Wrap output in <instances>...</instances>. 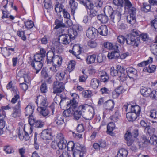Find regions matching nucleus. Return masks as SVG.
Returning <instances> with one entry per match:
<instances>
[{"instance_id":"10","label":"nucleus","mask_w":157,"mask_h":157,"mask_svg":"<svg viewBox=\"0 0 157 157\" xmlns=\"http://www.w3.org/2000/svg\"><path fill=\"white\" fill-rule=\"evenodd\" d=\"M18 75L21 79L24 78V81L26 83H29L31 81V78L28 69L21 70L18 72Z\"/></svg>"},{"instance_id":"1","label":"nucleus","mask_w":157,"mask_h":157,"mask_svg":"<svg viewBox=\"0 0 157 157\" xmlns=\"http://www.w3.org/2000/svg\"><path fill=\"white\" fill-rule=\"evenodd\" d=\"M54 50V51H49L47 52V64H52L57 67H60L62 63V58L60 56L55 55V52H58L55 49Z\"/></svg>"},{"instance_id":"63","label":"nucleus","mask_w":157,"mask_h":157,"mask_svg":"<svg viewBox=\"0 0 157 157\" xmlns=\"http://www.w3.org/2000/svg\"><path fill=\"white\" fill-rule=\"evenodd\" d=\"M25 24L26 27L28 29H31L34 25L33 22L31 20L25 22Z\"/></svg>"},{"instance_id":"50","label":"nucleus","mask_w":157,"mask_h":157,"mask_svg":"<svg viewBox=\"0 0 157 157\" xmlns=\"http://www.w3.org/2000/svg\"><path fill=\"white\" fill-rule=\"evenodd\" d=\"M143 7H141V10L145 12H147L150 11L151 9V5L148 4L147 2H144L143 4Z\"/></svg>"},{"instance_id":"4","label":"nucleus","mask_w":157,"mask_h":157,"mask_svg":"<svg viewBox=\"0 0 157 157\" xmlns=\"http://www.w3.org/2000/svg\"><path fill=\"white\" fill-rule=\"evenodd\" d=\"M58 99L60 101L59 105L60 106H64L66 105L67 107L72 106L73 105L74 101H75L76 103H77L75 99L73 98L71 100H70L67 98H63L61 96H56L54 98V101H56V100Z\"/></svg>"},{"instance_id":"56","label":"nucleus","mask_w":157,"mask_h":157,"mask_svg":"<svg viewBox=\"0 0 157 157\" xmlns=\"http://www.w3.org/2000/svg\"><path fill=\"white\" fill-rule=\"evenodd\" d=\"M151 47L152 52L156 56V57L157 58V44H152Z\"/></svg>"},{"instance_id":"58","label":"nucleus","mask_w":157,"mask_h":157,"mask_svg":"<svg viewBox=\"0 0 157 157\" xmlns=\"http://www.w3.org/2000/svg\"><path fill=\"white\" fill-rule=\"evenodd\" d=\"M4 51L5 54L6 56H9L11 54V53L10 51H11L12 52H14V48L6 47L5 48V50Z\"/></svg>"},{"instance_id":"39","label":"nucleus","mask_w":157,"mask_h":157,"mask_svg":"<svg viewBox=\"0 0 157 157\" xmlns=\"http://www.w3.org/2000/svg\"><path fill=\"white\" fill-rule=\"evenodd\" d=\"M115 127V124L113 122H110L108 124L107 127V132L109 134L112 135L113 134L112 131L114 129Z\"/></svg>"},{"instance_id":"41","label":"nucleus","mask_w":157,"mask_h":157,"mask_svg":"<svg viewBox=\"0 0 157 157\" xmlns=\"http://www.w3.org/2000/svg\"><path fill=\"white\" fill-rule=\"evenodd\" d=\"M3 150L7 154H10L13 153L14 150L13 148L10 145H6L4 147Z\"/></svg>"},{"instance_id":"25","label":"nucleus","mask_w":157,"mask_h":157,"mask_svg":"<svg viewBox=\"0 0 157 157\" xmlns=\"http://www.w3.org/2000/svg\"><path fill=\"white\" fill-rule=\"evenodd\" d=\"M98 32L102 36H105L108 33L107 27L105 25H101L98 29Z\"/></svg>"},{"instance_id":"6","label":"nucleus","mask_w":157,"mask_h":157,"mask_svg":"<svg viewBox=\"0 0 157 157\" xmlns=\"http://www.w3.org/2000/svg\"><path fill=\"white\" fill-rule=\"evenodd\" d=\"M86 151V148L84 147L79 143H76L73 152V157H81L84 156Z\"/></svg>"},{"instance_id":"27","label":"nucleus","mask_w":157,"mask_h":157,"mask_svg":"<svg viewBox=\"0 0 157 157\" xmlns=\"http://www.w3.org/2000/svg\"><path fill=\"white\" fill-rule=\"evenodd\" d=\"M138 116L135 113L129 112L126 114V117L129 121L132 122L134 121L137 118Z\"/></svg>"},{"instance_id":"29","label":"nucleus","mask_w":157,"mask_h":157,"mask_svg":"<svg viewBox=\"0 0 157 157\" xmlns=\"http://www.w3.org/2000/svg\"><path fill=\"white\" fill-rule=\"evenodd\" d=\"M67 141L64 139V138H62L60 139V141L58 143V147L59 149L62 150L65 149L66 147Z\"/></svg>"},{"instance_id":"12","label":"nucleus","mask_w":157,"mask_h":157,"mask_svg":"<svg viewBox=\"0 0 157 157\" xmlns=\"http://www.w3.org/2000/svg\"><path fill=\"white\" fill-rule=\"evenodd\" d=\"M64 89V85L63 82L58 81L54 82L53 89L54 93H60Z\"/></svg>"},{"instance_id":"61","label":"nucleus","mask_w":157,"mask_h":157,"mask_svg":"<svg viewBox=\"0 0 157 157\" xmlns=\"http://www.w3.org/2000/svg\"><path fill=\"white\" fill-rule=\"evenodd\" d=\"M150 116L153 118L157 119V110L155 109L151 110Z\"/></svg>"},{"instance_id":"64","label":"nucleus","mask_w":157,"mask_h":157,"mask_svg":"<svg viewBox=\"0 0 157 157\" xmlns=\"http://www.w3.org/2000/svg\"><path fill=\"white\" fill-rule=\"evenodd\" d=\"M89 11L90 13L89 15L91 17H93L98 15L97 11L94 9L93 8L90 9Z\"/></svg>"},{"instance_id":"3","label":"nucleus","mask_w":157,"mask_h":157,"mask_svg":"<svg viewBox=\"0 0 157 157\" xmlns=\"http://www.w3.org/2000/svg\"><path fill=\"white\" fill-rule=\"evenodd\" d=\"M79 109H82L83 112H85V110L87 111L83 116L86 119L90 120L93 118L94 115V110L90 106L87 104H85L79 106Z\"/></svg>"},{"instance_id":"55","label":"nucleus","mask_w":157,"mask_h":157,"mask_svg":"<svg viewBox=\"0 0 157 157\" xmlns=\"http://www.w3.org/2000/svg\"><path fill=\"white\" fill-rule=\"evenodd\" d=\"M113 3L116 6L122 7H123L124 1L123 0H113Z\"/></svg>"},{"instance_id":"49","label":"nucleus","mask_w":157,"mask_h":157,"mask_svg":"<svg viewBox=\"0 0 157 157\" xmlns=\"http://www.w3.org/2000/svg\"><path fill=\"white\" fill-rule=\"evenodd\" d=\"M64 6L62 4H56L55 6V10L56 13H60L63 11Z\"/></svg>"},{"instance_id":"28","label":"nucleus","mask_w":157,"mask_h":157,"mask_svg":"<svg viewBox=\"0 0 157 157\" xmlns=\"http://www.w3.org/2000/svg\"><path fill=\"white\" fill-rule=\"evenodd\" d=\"M11 102L13 104H14L16 102H17V105L15 107L17 108H20L21 102L20 100V96L19 94L15 95L12 98Z\"/></svg>"},{"instance_id":"17","label":"nucleus","mask_w":157,"mask_h":157,"mask_svg":"<svg viewBox=\"0 0 157 157\" xmlns=\"http://www.w3.org/2000/svg\"><path fill=\"white\" fill-rule=\"evenodd\" d=\"M125 90L122 86H120L112 92V96L114 98H117L120 94L124 92Z\"/></svg>"},{"instance_id":"14","label":"nucleus","mask_w":157,"mask_h":157,"mask_svg":"<svg viewBox=\"0 0 157 157\" xmlns=\"http://www.w3.org/2000/svg\"><path fill=\"white\" fill-rule=\"evenodd\" d=\"M46 98L42 96L39 95L37 97L36 103L38 105V108H42L47 106Z\"/></svg>"},{"instance_id":"35","label":"nucleus","mask_w":157,"mask_h":157,"mask_svg":"<svg viewBox=\"0 0 157 157\" xmlns=\"http://www.w3.org/2000/svg\"><path fill=\"white\" fill-rule=\"evenodd\" d=\"M82 112H83V111L82 110V109H81V110L78 111L76 110L75 109V110L74 111L73 113L74 118L78 120L80 118L81 116H83L84 114L82 113Z\"/></svg>"},{"instance_id":"36","label":"nucleus","mask_w":157,"mask_h":157,"mask_svg":"<svg viewBox=\"0 0 157 157\" xmlns=\"http://www.w3.org/2000/svg\"><path fill=\"white\" fill-rule=\"evenodd\" d=\"M144 131L146 132L147 135L151 136L154 135V134L155 131V129L152 127H151L150 126L148 125L147 128H145Z\"/></svg>"},{"instance_id":"32","label":"nucleus","mask_w":157,"mask_h":157,"mask_svg":"<svg viewBox=\"0 0 157 157\" xmlns=\"http://www.w3.org/2000/svg\"><path fill=\"white\" fill-rule=\"evenodd\" d=\"M99 82L100 81L98 79L96 78H93L91 79L90 81V86L93 88L96 89L98 87Z\"/></svg>"},{"instance_id":"23","label":"nucleus","mask_w":157,"mask_h":157,"mask_svg":"<svg viewBox=\"0 0 157 157\" xmlns=\"http://www.w3.org/2000/svg\"><path fill=\"white\" fill-rule=\"evenodd\" d=\"M131 107V111L133 113H135L136 114L137 116H139L141 111L140 108L138 105L132 106L130 105H128L127 108L128 107Z\"/></svg>"},{"instance_id":"7","label":"nucleus","mask_w":157,"mask_h":157,"mask_svg":"<svg viewBox=\"0 0 157 157\" xmlns=\"http://www.w3.org/2000/svg\"><path fill=\"white\" fill-rule=\"evenodd\" d=\"M126 41L127 44L134 47H137L140 42L139 37H136V36L130 34L127 35Z\"/></svg>"},{"instance_id":"51","label":"nucleus","mask_w":157,"mask_h":157,"mask_svg":"<svg viewBox=\"0 0 157 157\" xmlns=\"http://www.w3.org/2000/svg\"><path fill=\"white\" fill-rule=\"evenodd\" d=\"M101 81L102 82H107L109 78V76L106 72H104L103 74L100 75Z\"/></svg>"},{"instance_id":"9","label":"nucleus","mask_w":157,"mask_h":157,"mask_svg":"<svg viewBox=\"0 0 157 157\" xmlns=\"http://www.w3.org/2000/svg\"><path fill=\"white\" fill-rule=\"evenodd\" d=\"M45 107H43L42 108H38L37 109L38 111L40 113V114L44 117L48 115L50 111L52 112V115H53L55 109L53 104H51L50 106L49 109H46Z\"/></svg>"},{"instance_id":"62","label":"nucleus","mask_w":157,"mask_h":157,"mask_svg":"<svg viewBox=\"0 0 157 157\" xmlns=\"http://www.w3.org/2000/svg\"><path fill=\"white\" fill-rule=\"evenodd\" d=\"M110 74L112 76H118L117 71V69H115L114 67H112L110 69Z\"/></svg>"},{"instance_id":"47","label":"nucleus","mask_w":157,"mask_h":157,"mask_svg":"<svg viewBox=\"0 0 157 157\" xmlns=\"http://www.w3.org/2000/svg\"><path fill=\"white\" fill-rule=\"evenodd\" d=\"M20 108H17L16 107H14L13 113L12 114V116L14 117H17L19 116V114L20 113Z\"/></svg>"},{"instance_id":"54","label":"nucleus","mask_w":157,"mask_h":157,"mask_svg":"<svg viewBox=\"0 0 157 157\" xmlns=\"http://www.w3.org/2000/svg\"><path fill=\"white\" fill-rule=\"evenodd\" d=\"M44 57L39 53L36 54L34 56V60L33 61L42 62Z\"/></svg>"},{"instance_id":"53","label":"nucleus","mask_w":157,"mask_h":157,"mask_svg":"<svg viewBox=\"0 0 157 157\" xmlns=\"http://www.w3.org/2000/svg\"><path fill=\"white\" fill-rule=\"evenodd\" d=\"M82 94L83 97L85 98L90 97L92 96V92L89 90L83 91Z\"/></svg>"},{"instance_id":"16","label":"nucleus","mask_w":157,"mask_h":157,"mask_svg":"<svg viewBox=\"0 0 157 157\" xmlns=\"http://www.w3.org/2000/svg\"><path fill=\"white\" fill-rule=\"evenodd\" d=\"M97 30L91 27L89 28L86 31V35L87 37L91 39H94L96 34Z\"/></svg>"},{"instance_id":"13","label":"nucleus","mask_w":157,"mask_h":157,"mask_svg":"<svg viewBox=\"0 0 157 157\" xmlns=\"http://www.w3.org/2000/svg\"><path fill=\"white\" fill-rule=\"evenodd\" d=\"M77 104L76 103L75 101H74L72 106L69 107L67 109L63 111V116L66 117L71 116L74 113V111L75 110V109L77 108Z\"/></svg>"},{"instance_id":"48","label":"nucleus","mask_w":157,"mask_h":157,"mask_svg":"<svg viewBox=\"0 0 157 157\" xmlns=\"http://www.w3.org/2000/svg\"><path fill=\"white\" fill-rule=\"evenodd\" d=\"M75 143H74L73 141H70L67 144L66 147L68 151H74Z\"/></svg>"},{"instance_id":"40","label":"nucleus","mask_w":157,"mask_h":157,"mask_svg":"<svg viewBox=\"0 0 157 157\" xmlns=\"http://www.w3.org/2000/svg\"><path fill=\"white\" fill-rule=\"evenodd\" d=\"M120 56V54L118 52H114L113 51L111 52H109L108 54L107 57L109 59H116Z\"/></svg>"},{"instance_id":"26","label":"nucleus","mask_w":157,"mask_h":157,"mask_svg":"<svg viewBox=\"0 0 157 157\" xmlns=\"http://www.w3.org/2000/svg\"><path fill=\"white\" fill-rule=\"evenodd\" d=\"M80 3L83 4L86 8L89 10L93 8L94 5L90 0H85L80 1Z\"/></svg>"},{"instance_id":"19","label":"nucleus","mask_w":157,"mask_h":157,"mask_svg":"<svg viewBox=\"0 0 157 157\" xmlns=\"http://www.w3.org/2000/svg\"><path fill=\"white\" fill-rule=\"evenodd\" d=\"M81 48L78 44H76L73 46L72 50L69 51L71 53H72L76 57L79 59L78 57L81 52Z\"/></svg>"},{"instance_id":"45","label":"nucleus","mask_w":157,"mask_h":157,"mask_svg":"<svg viewBox=\"0 0 157 157\" xmlns=\"http://www.w3.org/2000/svg\"><path fill=\"white\" fill-rule=\"evenodd\" d=\"M114 11L112 8L111 6H106L104 8V12L105 13L110 16L113 14Z\"/></svg>"},{"instance_id":"11","label":"nucleus","mask_w":157,"mask_h":157,"mask_svg":"<svg viewBox=\"0 0 157 157\" xmlns=\"http://www.w3.org/2000/svg\"><path fill=\"white\" fill-rule=\"evenodd\" d=\"M116 69L117 71L119 80L121 82L125 80L127 75L125 73V70L124 67L120 65H117Z\"/></svg>"},{"instance_id":"8","label":"nucleus","mask_w":157,"mask_h":157,"mask_svg":"<svg viewBox=\"0 0 157 157\" xmlns=\"http://www.w3.org/2000/svg\"><path fill=\"white\" fill-rule=\"evenodd\" d=\"M122 9L121 8H117L116 10L113 11V14L110 15L112 21L114 23L119 22L121 19Z\"/></svg>"},{"instance_id":"42","label":"nucleus","mask_w":157,"mask_h":157,"mask_svg":"<svg viewBox=\"0 0 157 157\" xmlns=\"http://www.w3.org/2000/svg\"><path fill=\"white\" fill-rule=\"evenodd\" d=\"M96 56L95 54L88 56L86 58L87 64H90L94 63L95 61Z\"/></svg>"},{"instance_id":"31","label":"nucleus","mask_w":157,"mask_h":157,"mask_svg":"<svg viewBox=\"0 0 157 157\" xmlns=\"http://www.w3.org/2000/svg\"><path fill=\"white\" fill-rule=\"evenodd\" d=\"M98 19L102 23H106L108 21V16L105 14H101L97 16Z\"/></svg>"},{"instance_id":"44","label":"nucleus","mask_w":157,"mask_h":157,"mask_svg":"<svg viewBox=\"0 0 157 157\" xmlns=\"http://www.w3.org/2000/svg\"><path fill=\"white\" fill-rule=\"evenodd\" d=\"M69 5L70 6L71 10V12H74L77 8L78 6V3L75 1V0H70L69 2Z\"/></svg>"},{"instance_id":"52","label":"nucleus","mask_w":157,"mask_h":157,"mask_svg":"<svg viewBox=\"0 0 157 157\" xmlns=\"http://www.w3.org/2000/svg\"><path fill=\"white\" fill-rule=\"evenodd\" d=\"M149 144L153 145L157 144V136L155 135H152L150 137L149 140Z\"/></svg>"},{"instance_id":"24","label":"nucleus","mask_w":157,"mask_h":157,"mask_svg":"<svg viewBox=\"0 0 157 157\" xmlns=\"http://www.w3.org/2000/svg\"><path fill=\"white\" fill-rule=\"evenodd\" d=\"M54 123L58 125H61L64 123L63 117L60 115H57L54 119Z\"/></svg>"},{"instance_id":"60","label":"nucleus","mask_w":157,"mask_h":157,"mask_svg":"<svg viewBox=\"0 0 157 157\" xmlns=\"http://www.w3.org/2000/svg\"><path fill=\"white\" fill-rule=\"evenodd\" d=\"M126 39L124 36L122 35H119L118 36L117 38V41L121 44L123 45L125 40H126Z\"/></svg>"},{"instance_id":"33","label":"nucleus","mask_w":157,"mask_h":157,"mask_svg":"<svg viewBox=\"0 0 157 157\" xmlns=\"http://www.w3.org/2000/svg\"><path fill=\"white\" fill-rule=\"evenodd\" d=\"M5 117V115L3 113V111L0 110V128H3L5 126V121L4 118Z\"/></svg>"},{"instance_id":"5","label":"nucleus","mask_w":157,"mask_h":157,"mask_svg":"<svg viewBox=\"0 0 157 157\" xmlns=\"http://www.w3.org/2000/svg\"><path fill=\"white\" fill-rule=\"evenodd\" d=\"M29 123L30 125L29 133L31 134L33 128V127L36 128H41L44 125V123L41 121L36 120L33 116H30L29 119Z\"/></svg>"},{"instance_id":"57","label":"nucleus","mask_w":157,"mask_h":157,"mask_svg":"<svg viewBox=\"0 0 157 157\" xmlns=\"http://www.w3.org/2000/svg\"><path fill=\"white\" fill-rule=\"evenodd\" d=\"M44 5L45 8L48 9L51 8L52 3L50 0H44Z\"/></svg>"},{"instance_id":"30","label":"nucleus","mask_w":157,"mask_h":157,"mask_svg":"<svg viewBox=\"0 0 157 157\" xmlns=\"http://www.w3.org/2000/svg\"><path fill=\"white\" fill-rule=\"evenodd\" d=\"M156 66L155 65H149L147 67H144L143 69V71L144 72H147L149 73H153L156 70Z\"/></svg>"},{"instance_id":"2","label":"nucleus","mask_w":157,"mask_h":157,"mask_svg":"<svg viewBox=\"0 0 157 157\" xmlns=\"http://www.w3.org/2000/svg\"><path fill=\"white\" fill-rule=\"evenodd\" d=\"M71 40L69 36L67 34H63L59 36V42L57 41L55 42L54 49L59 53L62 52L63 49L60 43L63 44H67L70 42Z\"/></svg>"},{"instance_id":"34","label":"nucleus","mask_w":157,"mask_h":157,"mask_svg":"<svg viewBox=\"0 0 157 157\" xmlns=\"http://www.w3.org/2000/svg\"><path fill=\"white\" fill-rule=\"evenodd\" d=\"M71 40H73L77 35V31L73 29H68V34H67Z\"/></svg>"},{"instance_id":"22","label":"nucleus","mask_w":157,"mask_h":157,"mask_svg":"<svg viewBox=\"0 0 157 157\" xmlns=\"http://www.w3.org/2000/svg\"><path fill=\"white\" fill-rule=\"evenodd\" d=\"M41 137L44 140H50L51 138L50 131L46 129L43 130L41 133Z\"/></svg>"},{"instance_id":"18","label":"nucleus","mask_w":157,"mask_h":157,"mask_svg":"<svg viewBox=\"0 0 157 157\" xmlns=\"http://www.w3.org/2000/svg\"><path fill=\"white\" fill-rule=\"evenodd\" d=\"M31 65L36 70V73L37 74L41 69L43 64L42 62H37L33 60L31 62Z\"/></svg>"},{"instance_id":"46","label":"nucleus","mask_w":157,"mask_h":157,"mask_svg":"<svg viewBox=\"0 0 157 157\" xmlns=\"http://www.w3.org/2000/svg\"><path fill=\"white\" fill-rule=\"evenodd\" d=\"M75 62L74 60H71L68 63L67 69L69 72H71L74 69Z\"/></svg>"},{"instance_id":"15","label":"nucleus","mask_w":157,"mask_h":157,"mask_svg":"<svg viewBox=\"0 0 157 157\" xmlns=\"http://www.w3.org/2000/svg\"><path fill=\"white\" fill-rule=\"evenodd\" d=\"M126 72L130 78L136 79L138 76L137 71L132 67H128L126 68Z\"/></svg>"},{"instance_id":"37","label":"nucleus","mask_w":157,"mask_h":157,"mask_svg":"<svg viewBox=\"0 0 157 157\" xmlns=\"http://www.w3.org/2000/svg\"><path fill=\"white\" fill-rule=\"evenodd\" d=\"M55 24L56 26L54 27V29H56L66 26L65 24L61 20L56 19L55 21Z\"/></svg>"},{"instance_id":"20","label":"nucleus","mask_w":157,"mask_h":157,"mask_svg":"<svg viewBox=\"0 0 157 157\" xmlns=\"http://www.w3.org/2000/svg\"><path fill=\"white\" fill-rule=\"evenodd\" d=\"M114 102L113 100H109L103 104L104 108L106 110L112 111L114 107Z\"/></svg>"},{"instance_id":"38","label":"nucleus","mask_w":157,"mask_h":157,"mask_svg":"<svg viewBox=\"0 0 157 157\" xmlns=\"http://www.w3.org/2000/svg\"><path fill=\"white\" fill-rule=\"evenodd\" d=\"M127 151L124 149L119 150L118 153L117 154V157H126L128 155Z\"/></svg>"},{"instance_id":"21","label":"nucleus","mask_w":157,"mask_h":157,"mask_svg":"<svg viewBox=\"0 0 157 157\" xmlns=\"http://www.w3.org/2000/svg\"><path fill=\"white\" fill-rule=\"evenodd\" d=\"M34 109V107L33 105H28L25 109V116H28L29 118L30 116H33L31 115L33 112V110Z\"/></svg>"},{"instance_id":"43","label":"nucleus","mask_w":157,"mask_h":157,"mask_svg":"<svg viewBox=\"0 0 157 157\" xmlns=\"http://www.w3.org/2000/svg\"><path fill=\"white\" fill-rule=\"evenodd\" d=\"M127 21L131 24H134L136 21L135 16L129 14L127 16Z\"/></svg>"},{"instance_id":"59","label":"nucleus","mask_w":157,"mask_h":157,"mask_svg":"<svg viewBox=\"0 0 157 157\" xmlns=\"http://www.w3.org/2000/svg\"><path fill=\"white\" fill-rule=\"evenodd\" d=\"M40 90L42 93H45L47 91V88L46 83H42L40 86Z\"/></svg>"}]
</instances>
